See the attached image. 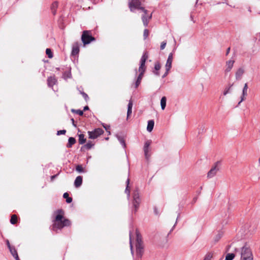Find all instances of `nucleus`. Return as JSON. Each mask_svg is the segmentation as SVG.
Returning <instances> with one entry per match:
<instances>
[{
  "label": "nucleus",
  "instance_id": "19",
  "mask_svg": "<svg viewBox=\"0 0 260 260\" xmlns=\"http://www.w3.org/2000/svg\"><path fill=\"white\" fill-rule=\"evenodd\" d=\"M133 105V101L132 100H130L129 101V103H128V104L127 112V118H128L129 115L132 113Z\"/></svg>",
  "mask_w": 260,
  "mask_h": 260
},
{
  "label": "nucleus",
  "instance_id": "27",
  "mask_svg": "<svg viewBox=\"0 0 260 260\" xmlns=\"http://www.w3.org/2000/svg\"><path fill=\"white\" fill-rule=\"evenodd\" d=\"M167 99L165 96H163L160 101L161 107L162 110H164L166 106Z\"/></svg>",
  "mask_w": 260,
  "mask_h": 260
},
{
  "label": "nucleus",
  "instance_id": "33",
  "mask_svg": "<svg viewBox=\"0 0 260 260\" xmlns=\"http://www.w3.org/2000/svg\"><path fill=\"white\" fill-rule=\"evenodd\" d=\"M11 254L13 255V256L14 257L16 255H17V252L14 247H12V248H10L9 249Z\"/></svg>",
  "mask_w": 260,
  "mask_h": 260
},
{
  "label": "nucleus",
  "instance_id": "2",
  "mask_svg": "<svg viewBox=\"0 0 260 260\" xmlns=\"http://www.w3.org/2000/svg\"><path fill=\"white\" fill-rule=\"evenodd\" d=\"M137 239H136V254L139 257H141L144 252V246L142 240V237L138 231L136 232Z\"/></svg>",
  "mask_w": 260,
  "mask_h": 260
},
{
  "label": "nucleus",
  "instance_id": "43",
  "mask_svg": "<svg viewBox=\"0 0 260 260\" xmlns=\"http://www.w3.org/2000/svg\"><path fill=\"white\" fill-rule=\"evenodd\" d=\"M129 183V179L128 178L127 179V180H126L127 186H126V189H125V191H127L128 190V187Z\"/></svg>",
  "mask_w": 260,
  "mask_h": 260
},
{
  "label": "nucleus",
  "instance_id": "14",
  "mask_svg": "<svg viewBox=\"0 0 260 260\" xmlns=\"http://www.w3.org/2000/svg\"><path fill=\"white\" fill-rule=\"evenodd\" d=\"M56 83L57 80L54 76H50L48 78L47 84L49 87H52Z\"/></svg>",
  "mask_w": 260,
  "mask_h": 260
},
{
  "label": "nucleus",
  "instance_id": "32",
  "mask_svg": "<svg viewBox=\"0 0 260 260\" xmlns=\"http://www.w3.org/2000/svg\"><path fill=\"white\" fill-rule=\"evenodd\" d=\"M46 53L49 58H51L53 57V53L50 49L47 48L46 50Z\"/></svg>",
  "mask_w": 260,
  "mask_h": 260
},
{
  "label": "nucleus",
  "instance_id": "9",
  "mask_svg": "<svg viewBox=\"0 0 260 260\" xmlns=\"http://www.w3.org/2000/svg\"><path fill=\"white\" fill-rule=\"evenodd\" d=\"M104 133V131L100 128H98L95 129L94 131L88 132L89 138L90 139H95L98 137L99 136L103 134Z\"/></svg>",
  "mask_w": 260,
  "mask_h": 260
},
{
  "label": "nucleus",
  "instance_id": "47",
  "mask_svg": "<svg viewBox=\"0 0 260 260\" xmlns=\"http://www.w3.org/2000/svg\"><path fill=\"white\" fill-rule=\"evenodd\" d=\"M71 121H72V124L73 125L75 126V127H76V124L75 123V120L73 118H72L71 119Z\"/></svg>",
  "mask_w": 260,
  "mask_h": 260
},
{
  "label": "nucleus",
  "instance_id": "37",
  "mask_svg": "<svg viewBox=\"0 0 260 260\" xmlns=\"http://www.w3.org/2000/svg\"><path fill=\"white\" fill-rule=\"evenodd\" d=\"M149 31L148 29H144V33H143L144 39H146L149 36Z\"/></svg>",
  "mask_w": 260,
  "mask_h": 260
},
{
  "label": "nucleus",
  "instance_id": "5",
  "mask_svg": "<svg viewBox=\"0 0 260 260\" xmlns=\"http://www.w3.org/2000/svg\"><path fill=\"white\" fill-rule=\"evenodd\" d=\"M148 57V55L147 53L145 52L141 59V64L139 68V71L140 72V74H144L146 69L145 62Z\"/></svg>",
  "mask_w": 260,
  "mask_h": 260
},
{
  "label": "nucleus",
  "instance_id": "41",
  "mask_svg": "<svg viewBox=\"0 0 260 260\" xmlns=\"http://www.w3.org/2000/svg\"><path fill=\"white\" fill-rule=\"evenodd\" d=\"M104 127L105 128L106 131L108 132L109 134H110V132L109 131L110 126V125H103Z\"/></svg>",
  "mask_w": 260,
  "mask_h": 260
},
{
  "label": "nucleus",
  "instance_id": "53",
  "mask_svg": "<svg viewBox=\"0 0 260 260\" xmlns=\"http://www.w3.org/2000/svg\"><path fill=\"white\" fill-rule=\"evenodd\" d=\"M131 248L132 251H133V250H132V249H133V246H132V244H131Z\"/></svg>",
  "mask_w": 260,
  "mask_h": 260
},
{
  "label": "nucleus",
  "instance_id": "12",
  "mask_svg": "<svg viewBox=\"0 0 260 260\" xmlns=\"http://www.w3.org/2000/svg\"><path fill=\"white\" fill-rule=\"evenodd\" d=\"M80 51V44L78 42H74L72 45V55L76 56L78 54Z\"/></svg>",
  "mask_w": 260,
  "mask_h": 260
},
{
  "label": "nucleus",
  "instance_id": "28",
  "mask_svg": "<svg viewBox=\"0 0 260 260\" xmlns=\"http://www.w3.org/2000/svg\"><path fill=\"white\" fill-rule=\"evenodd\" d=\"M63 197L66 199L67 203H70L72 202V198L69 197V194L68 192L64 193Z\"/></svg>",
  "mask_w": 260,
  "mask_h": 260
},
{
  "label": "nucleus",
  "instance_id": "29",
  "mask_svg": "<svg viewBox=\"0 0 260 260\" xmlns=\"http://www.w3.org/2000/svg\"><path fill=\"white\" fill-rule=\"evenodd\" d=\"M86 142V139L84 138V135L83 134H80L79 135V143L80 144H83Z\"/></svg>",
  "mask_w": 260,
  "mask_h": 260
},
{
  "label": "nucleus",
  "instance_id": "50",
  "mask_svg": "<svg viewBox=\"0 0 260 260\" xmlns=\"http://www.w3.org/2000/svg\"><path fill=\"white\" fill-rule=\"evenodd\" d=\"M230 51V48H228L227 50H226V55H228Z\"/></svg>",
  "mask_w": 260,
  "mask_h": 260
},
{
  "label": "nucleus",
  "instance_id": "22",
  "mask_svg": "<svg viewBox=\"0 0 260 260\" xmlns=\"http://www.w3.org/2000/svg\"><path fill=\"white\" fill-rule=\"evenodd\" d=\"M161 66L159 62H156L155 63L154 65V69L155 71H154V74H155L157 76L159 75V73L158 72V71L160 69Z\"/></svg>",
  "mask_w": 260,
  "mask_h": 260
},
{
  "label": "nucleus",
  "instance_id": "1",
  "mask_svg": "<svg viewBox=\"0 0 260 260\" xmlns=\"http://www.w3.org/2000/svg\"><path fill=\"white\" fill-rule=\"evenodd\" d=\"M55 213L56 215L55 219L53 220L52 230L56 231L58 229H61L64 226H68L70 225V221L63 217L64 211L62 209L57 210L55 211Z\"/></svg>",
  "mask_w": 260,
  "mask_h": 260
},
{
  "label": "nucleus",
  "instance_id": "24",
  "mask_svg": "<svg viewBox=\"0 0 260 260\" xmlns=\"http://www.w3.org/2000/svg\"><path fill=\"white\" fill-rule=\"evenodd\" d=\"M58 3L57 2H53L51 5V11L53 15H55L56 14V11Z\"/></svg>",
  "mask_w": 260,
  "mask_h": 260
},
{
  "label": "nucleus",
  "instance_id": "20",
  "mask_svg": "<svg viewBox=\"0 0 260 260\" xmlns=\"http://www.w3.org/2000/svg\"><path fill=\"white\" fill-rule=\"evenodd\" d=\"M154 122L153 120H149L148 122V125L147 127V129L148 132H151L154 127Z\"/></svg>",
  "mask_w": 260,
  "mask_h": 260
},
{
  "label": "nucleus",
  "instance_id": "45",
  "mask_svg": "<svg viewBox=\"0 0 260 260\" xmlns=\"http://www.w3.org/2000/svg\"><path fill=\"white\" fill-rule=\"evenodd\" d=\"M58 174H56V175H53L51 177V181H53V180L58 176Z\"/></svg>",
  "mask_w": 260,
  "mask_h": 260
},
{
  "label": "nucleus",
  "instance_id": "21",
  "mask_svg": "<svg viewBox=\"0 0 260 260\" xmlns=\"http://www.w3.org/2000/svg\"><path fill=\"white\" fill-rule=\"evenodd\" d=\"M76 141L73 137H70L68 141V143L67 145L68 148H71L72 146L75 144Z\"/></svg>",
  "mask_w": 260,
  "mask_h": 260
},
{
  "label": "nucleus",
  "instance_id": "39",
  "mask_svg": "<svg viewBox=\"0 0 260 260\" xmlns=\"http://www.w3.org/2000/svg\"><path fill=\"white\" fill-rule=\"evenodd\" d=\"M81 93L82 95V96L84 98V99L86 101H87V100L88 99V95L86 93H85V92H81Z\"/></svg>",
  "mask_w": 260,
  "mask_h": 260
},
{
  "label": "nucleus",
  "instance_id": "6",
  "mask_svg": "<svg viewBox=\"0 0 260 260\" xmlns=\"http://www.w3.org/2000/svg\"><path fill=\"white\" fill-rule=\"evenodd\" d=\"M218 164L219 162H216L211 168V169L207 173L208 178H211L216 175L217 173L219 170V168L218 167Z\"/></svg>",
  "mask_w": 260,
  "mask_h": 260
},
{
  "label": "nucleus",
  "instance_id": "44",
  "mask_svg": "<svg viewBox=\"0 0 260 260\" xmlns=\"http://www.w3.org/2000/svg\"><path fill=\"white\" fill-rule=\"evenodd\" d=\"M120 143L123 145L124 147L125 146V143L124 140L123 139H120Z\"/></svg>",
  "mask_w": 260,
  "mask_h": 260
},
{
  "label": "nucleus",
  "instance_id": "23",
  "mask_svg": "<svg viewBox=\"0 0 260 260\" xmlns=\"http://www.w3.org/2000/svg\"><path fill=\"white\" fill-rule=\"evenodd\" d=\"M223 234L222 232H219L217 235H216L213 238V242L214 244H215L217 242L219 241V240L222 237Z\"/></svg>",
  "mask_w": 260,
  "mask_h": 260
},
{
  "label": "nucleus",
  "instance_id": "16",
  "mask_svg": "<svg viewBox=\"0 0 260 260\" xmlns=\"http://www.w3.org/2000/svg\"><path fill=\"white\" fill-rule=\"evenodd\" d=\"M244 72L245 71L244 69L242 68L238 69L235 74L236 79L238 80H240L242 78V75L244 73Z\"/></svg>",
  "mask_w": 260,
  "mask_h": 260
},
{
  "label": "nucleus",
  "instance_id": "17",
  "mask_svg": "<svg viewBox=\"0 0 260 260\" xmlns=\"http://www.w3.org/2000/svg\"><path fill=\"white\" fill-rule=\"evenodd\" d=\"M234 62H235L234 60H230L226 61V68L225 69L226 72H229L231 70V69H232V68L233 67Z\"/></svg>",
  "mask_w": 260,
  "mask_h": 260
},
{
  "label": "nucleus",
  "instance_id": "51",
  "mask_svg": "<svg viewBox=\"0 0 260 260\" xmlns=\"http://www.w3.org/2000/svg\"><path fill=\"white\" fill-rule=\"evenodd\" d=\"M14 257L15 258L16 260H20L19 258L18 254L16 255V256H15Z\"/></svg>",
  "mask_w": 260,
  "mask_h": 260
},
{
  "label": "nucleus",
  "instance_id": "49",
  "mask_svg": "<svg viewBox=\"0 0 260 260\" xmlns=\"http://www.w3.org/2000/svg\"><path fill=\"white\" fill-rule=\"evenodd\" d=\"M88 109H89V107L87 106H86L84 107V108L83 109V111H86Z\"/></svg>",
  "mask_w": 260,
  "mask_h": 260
},
{
  "label": "nucleus",
  "instance_id": "26",
  "mask_svg": "<svg viewBox=\"0 0 260 260\" xmlns=\"http://www.w3.org/2000/svg\"><path fill=\"white\" fill-rule=\"evenodd\" d=\"M18 217L15 214H13L10 219V222L12 224H15L17 222Z\"/></svg>",
  "mask_w": 260,
  "mask_h": 260
},
{
  "label": "nucleus",
  "instance_id": "11",
  "mask_svg": "<svg viewBox=\"0 0 260 260\" xmlns=\"http://www.w3.org/2000/svg\"><path fill=\"white\" fill-rule=\"evenodd\" d=\"M151 140H147L144 144V151L145 153V156L147 159H148L150 156V155L149 154V152L150 151L149 147L151 145Z\"/></svg>",
  "mask_w": 260,
  "mask_h": 260
},
{
  "label": "nucleus",
  "instance_id": "30",
  "mask_svg": "<svg viewBox=\"0 0 260 260\" xmlns=\"http://www.w3.org/2000/svg\"><path fill=\"white\" fill-rule=\"evenodd\" d=\"M76 170L79 173L85 172L84 169L82 167V166L81 165H78L76 166Z\"/></svg>",
  "mask_w": 260,
  "mask_h": 260
},
{
  "label": "nucleus",
  "instance_id": "34",
  "mask_svg": "<svg viewBox=\"0 0 260 260\" xmlns=\"http://www.w3.org/2000/svg\"><path fill=\"white\" fill-rule=\"evenodd\" d=\"M235 257V254L233 253H228L225 257V260H232Z\"/></svg>",
  "mask_w": 260,
  "mask_h": 260
},
{
  "label": "nucleus",
  "instance_id": "35",
  "mask_svg": "<svg viewBox=\"0 0 260 260\" xmlns=\"http://www.w3.org/2000/svg\"><path fill=\"white\" fill-rule=\"evenodd\" d=\"M71 111H72V112L78 114L80 116H82L83 114V111H82L80 110L72 109Z\"/></svg>",
  "mask_w": 260,
  "mask_h": 260
},
{
  "label": "nucleus",
  "instance_id": "40",
  "mask_svg": "<svg viewBox=\"0 0 260 260\" xmlns=\"http://www.w3.org/2000/svg\"><path fill=\"white\" fill-rule=\"evenodd\" d=\"M166 44H167V43L166 42H162L161 43L160 49L161 50H163L164 49H165V47L166 46Z\"/></svg>",
  "mask_w": 260,
  "mask_h": 260
},
{
  "label": "nucleus",
  "instance_id": "48",
  "mask_svg": "<svg viewBox=\"0 0 260 260\" xmlns=\"http://www.w3.org/2000/svg\"><path fill=\"white\" fill-rule=\"evenodd\" d=\"M154 213L156 215H158L159 214L158 211L156 208L154 209Z\"/></svg>",
  "mask_w": 260,
  "mask_h": 260
},
{
  "label": "nucleus",
  "instance_id": "42",
  "mask_svg": "<svg viewBox=\"0 0 260 260\" xmlns=\"http://www.w3.org/2000/svg\"><path fill=\"white\" fill-rule=\"evenodd\" d=\"M232 86V85L230 86L228 88H226L223 92V94L224 95H226L228 93H229L230 90V88H231V87Z\"/></svg>",
  "mask_w": 260,
  "mask_h": 260
},
{
  "label": "nucleus",
  "instance_id": "13",
  "mask_svg": "<svg viewBox=\"0 0 260 260\" xmlns=\"http://www.w3.org/2000/svg\"><path fill=\"white\" fill-rule=\"evenodd\" d=\"M151 18L152 14H151L150 15H147V13L146 14L144 13V14L142 16V20L145 26H147L148 25L149 21L151 19Z\"/></svg>",
  "mask_w": 260,
  "mask_h": 260
},
{
  "label": "nucleus",
  "instance_id": "46",
  "mask_svg": "<svg viewBox=\"0 0 260 260\" xmlns=\"http://www.w3.org/2000/svg\"><path fill=\"white\" fill-rule=\"evenodd\" d=\"M7 246H8L9 249L12 247V246H11V245L9 243V241L8 240H7Z\"/></svg>",
  "mask_w": 260,
  "mask_h": 260
},
{
  "label": "nucleus",
  "instance_id": "31",
  "mask_svg": "<svg viewBox=\"0 0 260 260\" xmlns=\"http://www.w3.org/2000/svg\"><path fill=\"white\" fill-rule=\"evenodd\" d=\"M213 257V253L212 252H208L205 256L204 260H211Z\"/></svg>",
  "mask_w": 260,
  "mask_h": 260
},
{
  "label": "nucleus",
  "instance_id": "10",
  "mask_svg": "<svg viewBox=\"0 0 260 260\" xmlns=\"http://www.w3.org/2000/svg\"><path fill=\"white\" fill-rule=\"evenodd\" d=\"M140 203V199L139 197L138 193H135L134 195V200H133V207L135 208L134 212H136L138 209L139 207V204Z\"/></svg>",
  "mask_w": 260,
  "mask_h": 260
},
{
  "label": "nucleus",
  "instance_id": "8",
  "mask_svg": "<svg viewBox=\"0 0 260 260\" xmlns=\"http://www.w3.org/2000/svg\"><path fill=\"white\" fill-rule=\"evenodd\" d=\"M252 257V254L250 249L246 247H243L241 252V258L242 259Z\"/></svg>",
  "mask_w": 260,
  "mask_h": 260
},
{
  "label": "nucleus",
  "instance_id": "38",
  "mask_svg": "<svg viewBox=\"0 0 260 260\" xmlns=\"http://www.w3.org/2000/svg\"><path fill=\"white\" fill-rule=\"evenodd\" d=\"M66 131L64 129L60 130V131H57V135H64L66 134Z\"/></svg>",
  "mask_w": 260,
  "mask_h": 260
},
{
  "label": "nucleus",
  "instance_id": "18",
  "mask_svg": "<svg viewBox=\"0 0 260 260\" xmlns=\"http://www.w3.org/2000/svg\"><path fill=\"white\" fill-rule=\"evenodd\" d=\"M82 183V177L81 176H79L76 177L75 182L74 185L76 187H80Z\"/></svg>",
  "mask_w": 260,
  "mask_h": 260
},
{
  "label": "nucleus",
  "instance_id": "52",
  "mask_svg": "<svg viewBox=\"0 0 260 260\" xmlns=\"http://www.w3.org/2000/svg\"><path fill=\"white\" fill-rule=\"evenodd\" d=\"M243 260H253V257H250V258H246L245 259H243Z\"/></svg>",
  "mask_w": 260,
  "mask_h": 260
},
{
  "label": "nucleus",
  "instance_id": "25",
  "mask_svg": "<svg viewBox=\"0 0 260 260\" xmlns=\"http://www.w3.org/2000/svg\"><path fill=\"white\" fill-rule=\"evenodd\" d=\"M144 74H140L139 76L138 77V78L137 79V81L135 83V87L137 88L139 85L140 84L141 82V80L142 79L143 76Z\"/></svg>",
  "mask_w": 260,
  "mask_h": 260
},
{
  "label": "nucleus",
  "instance_id": "36",
  "mask_svg": "<svg viewBox=\"0 0 260 260\" xmlns=\"http://www.w3.org/2000/svg\"><path fill=\"white\" fill-rule=\"evenodd\" d=\"M93 145V144L91 142H88L87 144H86L84 147H85L87 149H90L92 146Z\"/></svg>",
  "mask_w": 260,
  "mask_h": 260
},
{
  "label": "nucleus",
  "instance_id": "4",
  "mask_svg": "<svg viewBox=\"0 0 260 260\" xmlns=\"http://www.w3.org/2000/svg\"><path fill=\"white\" fill-rule=\"evenodd\" d=\"M95 40V38L92 36L91 31L84 30L83 31L81 36V41L84 46Z\"/></svg>",
  "mask_w": 260,
  "mask_h": 260
},
{
  "label": "nucleus",
  "instance_id": "3",
  "mask_svg": "<svg viewBox=\"0 0 260 260\" xmlns=\"http://www.w3.org/2000/svg\"><path fill=\"white\" fill-rule=\"evenodd\" d=\"M141 2L140 0H131L128 3V7L131 12H133L135 9L141 10L143 13L146 14L148 11L144 7H141Z\"/></svg>",
  "mask_w": 260,
  "mask_h": 260
},
{
  "label": "nucleus",
  "instance_id": "15",
  "mask_svg": "<svg viewBox=\"0 0 260 260\" xmlns=\"http://www.w3.org/2000/svg\"><path fill=\"white\" fill-rule=\"evenodd\" d=\"M247 89H248V85H247V83H245L244 84V87L243 89L242 95L241 96V99L240 102L239 103V104H240L241 103V102H242V101L245 100V97L247 95Z\"/></svg>",
  "mask_w": 260,
  "mask_h": 260
},
{
  "label": "nucleus",
  "instance_id": "7",
  "mask_svg": "<svg viewBox=\"0 0 260 260\" xmlns=\"http://www.w3.org/2000/svg\"><path fill=\"white\" fill-rule=\"evenodd\" d=\"M173 59V54L172 53H171L169 54L168 59L167 60L166 63V73L163 76V77H165L166 76H167L170 70L171 67H172V63Z\"/></svg>",
  "mask_w": 260,
  "mask_h": 260
}]
</instances>
